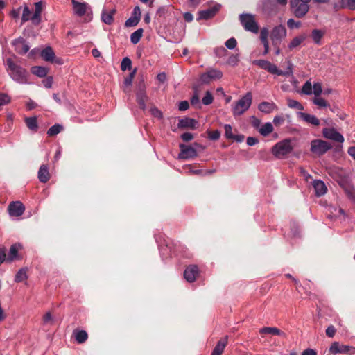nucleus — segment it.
Here are the masks:
<instances>
[{
    "mask_svg": "<svg viewBox=\"0 0 355 355\" xmlns=\"http://www.w3.org/2000/svg\"><path fill=\"white\" fill-rule=\"evenodd\" d=\"M5 65L6 71L12 80L21 85L31 84L28 80L29 74L28 71L17 64L12 58H7L5 61Z\"/></svg>",
    "mask_w": 355,
    "mask_h": 355,
    "instance_id": "nucleus-1",
    "label": "nucleus"
},
{
    "mask_svg": "<svg viewBox=\"0 0 355 355\" xmlns=\"http://www.w3.org/2000/svg\"><path fill=\"white\" fill-rule=\"evenodd\" d=\"M252 63L254 65L258 66L273 75L289 76L293 74V64L290 61L288 62V67L286 71L279 69L275 64L265 60H255Z\"/></svg>",
    "mask_w": 355,
    "mask_h": 355,
    "instance_id": "nucleus-2",
    "label": "nucleus"
},
{
    "mask_svg": "<svg viewBox=\"0 0 355 355\" xmlns=\"http://www.w3.org/2000/svg\"><path fill=\"white\" fill-rule=\"evenodd\" d=\"M42 10V3L41 1L35 3V10L33 14L31 15V11L27 6H24L23 8L22 16H21V24H24L29 20L31 21L32 24L35 26H37L41 22V15Z\"/></svg>",
    "mask_w": 355,
    "mask_h": 355,
    "instance_id": "nucleus-3",
    "label": "nucleus"
},
{
    "mask_svg": "<svg viewBox=\"0 0 355 355\" xmlns=\"http://www.w3.org/2000/svg\"><path fill=\"white\" fill-rule=\"evenodd\" d=\"M252 103V94L250 92H248L232 105L233 115L234 116L242 115L250 107Z\"/></svg>",
    "mask_w": 355,
    "mask_h": 355,
    "instance_id": "nucleus-4",
    "label": "nucleus"
},
{
    "mask_svg": "<svg viewBox=\"0 0 355 355\" xmlns=\"http://www.w3.org/2000/svg\"><path fill=\"white\" fill-rule=\"evenodd\" d=\"M293 150L291 140L288 139H284L277 143L272 148L273 155L277 158H284L290 154Z\"/></svg>",
    "mask_w": 355,
    "mask_h": 355,
    "instance_id": "nucleus-5",
    "label": "nucleus"
},
{
    "mask_svg": "<svg viewBox=\"0 0 355 355\" xmlns=\"http://www.w3.org/2000/svg\"><path fill=\"white\" fill-rule=\"evenodd\" d=\"M239 20L243 28L252 33H258L259 24L256 21L254 16L249 13H242L239 15Z\"/></svg>",
    "mask_w": 355,
    "mask_h": 355,
    "instance_id": "nucleus-6",
    "label": "nucleus"
},
{
    "mask_svg": "<svg viewBox=\"0 0 355 355\" xmlns=\"http://www.w3.org/2000/svg\"><path fill=\"white\" fill-rule=\"evenodd\" d=\"M311 0H291V8L294 15L297 18H302L306 15L309 10V3Z\"/></svg>",
    "mask_w": 355,
    "mask_h": 355,
    "instance_id": "nucleus-7",
    "label": "nucleus"
},
{
    "mask_svg": "<svg viewBox=\"0 0 355 355\" xmlns=\"http://www.w3.org/2000/svg\"><path fill=\"white\" fill-rule=\"evenodd\" d=\"M287 31L284 26L280 24L273 27L270 37L272 45L281 44L282 40L286 37Z\"/></svg>",
    "mask_w": 355,
    "mask_h": 355,
    "instance_id": "nucleus-8",
    "label": "nucleus"
},
{
    "mask_svg": "<svg viewBox=\"0 0 355 355\" xmlns=\"http://www.w3.org/2000/svg\"><path fill=\"white\" fill-rule=\"evenodd\" d=\"M331 147L327 141L321 139H314L311 142V151L318 156L326 153Z\"/></svg>",
    "mask_w": 355,
    "mask_h": 355,
    "instance_id": "nucleus-9",
    "label": "nucleus"
},
{
    "mask_svg": "<svg viewBox=\"0 0 355 355\" xmlns=\"http://www.w3.org/2000/svg\"><path fill=\"white\" fill-rule=\"evenodd\" d=\"M329 351L332 354H345L352 355L355 354V347L340 344L339 342H334L330 346Z\"/></svg>",
    "mask_w": 355,
    "mask_h": 355,
    "instance_id": "nucleus-10",
    "label": "nucleus"
},
{
    "mask_svg": "<svg viewBox=\"0 0 355 355\" xmlns=\"http://www.w3.org/2000/svg\"><path fill=\"white\" fill-rule=\"evenodd\" d=\"M23 249V245L20 243L12 244L8 251L7 256V263H12L15 260H21L22 257L19 254V251Z\"/></svg>",
    "mask_w": 355,
    "mask_h": 355,
    "instance_id": "nucleus-11",
    "label": "nucleus"
},
{
    "mask_svg": "<svg viewBox=\"0 0 355 355\" xmlns=\"http://www.w3.org/2000/svg\"><path fill=\"white\" fill-rule=\"evenodd\" d=\"M323 136L332 141L343 143L344 137L334 128H325L322 130Z\"/></svg>",
    "mask_w": 355,
    "mask_h": 355,
    "instance_id": "nucleus-12",
    "label": "nucleus"
},
{
    "mask_svg": "<svg viewBox=\"0 0 355 355\" xmlns=\"http://www.w3.org/2000/svg\"><path fill=\"white\" fill-rule=\"evenodd\" d=\"M12 44L14 46L15 51L20 55L26 54L30 49L28 43L21 37L14 40Z\"/></svg>",
    "mask_w": 355,
    "mask_h": 355,
    "instance_id": "nucleus-13",
    "label": "nucleus"
},
{
    "mask_svg": "<svg viewBox=\"0 0 355 355\" xmlns=\"http://www.w3.org/2000/svg\"><path fill=\"white\" fill-rule=\"evenodd\" d=\"M220 8V4H215L212 7L198 12L197 20L209 19L216 15Z\"/></svg>",
    "mask_w": 355,
    "mask_h": 355,
    "instance_id": "nucleus-14",
    "label": "nucleus"
},
{
    "mask_svg": "<svg viewBox=\"0 0 355 355\" xmlns=\"http://www.w3.org/2000/svg\"><path fill=\"white\" fill-rule=\"evenodd\" d=\"M25 211V207L19 201H15L10 203L8 212L11 216H21Z\"/></svg>",
    "mask_w": 355,
    "mask_h": 355,
    "instance_id": "nucleus-15",
    "label": "nucleus"
},
{
    "mask_svg": "<svg viewBox=\"0 0 355 355\" xmlns=\"http://www.w3.org/2000/svg\"><path fill=\"white\" fill-rule=\"evenodd\" d=\"M71 2L74 14L78 17L85 15L90 10L88 3L85 2H79L76 0H72Z\"/></svg>",
    "mask_w": 355,
    "mask_h": 355,
    "instance_id": "nucleus-16",
    "label": "nucleus"
},
{
    "mask_svg": "<svg viewBox=\"0 0 355 355\" xmlns=\"http://www.w3.org/2000/svg\"><path fill=\"white\" fill-rule=\"evenodd\" d=\"M180 148L181 151L179 154V157L181 159H188L193 158L198 155L196 150L191 146L180 144Z\"/></svg>",
    "mask_w": 355,
    "mask_h": 355,
    "instance_id": "nucleus-17",
    "label": "nucleus"
},
{
    "mask_svg": "<svg viewBox=\"0 0 355 355\" xmlns=\"http://www.w3.org/2000/svg\"><path fill=\"white\" fill-rule=\"evenodd\" d=\"M141 19V10L139 6H135L129 17L125 22L126 27H133L137 26Z\"/></svg>",
    "mask_w": 355,
    "mask_h": 355,
    "instance_id": "nucleus-18",
    "label": "nucleus"
},
{
    "mask_svg": "<svg viewBox=\"0 0 355 355\" xmlns=\"http://www.w3.org/2000/svg\"><path fill=\"white\" fill-rule=\"evenodd\" d=\"M199 275V269L196 265H190L186 268L184 277L188 282H193Z\"/></svg>",
    "mask_w": 355,
    "mask_h": 355,
    "instance_id": "nucleus-19",
    "label": "nucleus"
},
{
    "mask_svg": "<svg viewBox=\"0 0 355 355\" xmlns=\"http://www.w3.org/2000/svg\"><path fill=\"white\" fill-rule=\"evenodd\" d=\"M297 116L301 120L308 124H311L314 126H319L320 124V120L314 115L300 112L297 113Z\"/></svg>",
    "mask_w": 355,
    "mask_h": 355,
    "instance_id": "nucleus-20",
    "label": "nucleus"
},
{
    "mask_svg": "<svg viewBox=\"0 0 355 355\" xmlns=\"http://www.w3.org/2000/svg\"><path fill=\"white\" fill-rule=\"evenodd\" d=\"M258 109L264 114H270L278 110V107L273 102L263 101L259 104Z\"/></svg>",
    "mask_w": 355,
    "mask_h": 355,
    "instance_id": "nucleus-21",
    "label": "nucleus"
},
{
    "mask_svg": "<svg viewBox=\"0 0 355 355\" xmlns=\"http://www.w3.org/2000/svg\"><path fill=\"white\" fill-rule=\"evenodd\" d=\"M198 125V123L194 119L185 117L184 119H181L178 121V127L179 128H189L191 129H196Z\"/></svg>",
    "mask_w": 355,
    "mask_h": 355,
    "instance_id": "nucleus-22",
    "label": "nucleus"
},
{
    "mask_svg": "<svg viewBox=\"0 0 355 355\" xmlns=\"http://www.w3.org/2000/svg\"><path fill=\"white\" fill-rule=\"evenodd\" d=\"M262 10L268 15L275 13L277 11V7L275 0H263L262 3Z\"/></svg>",
    "mask_w": 355,
    "mask_h": 355,
    "instance_id": "nucleus-23",
    "label": "nucleus"
},
{
    "mask_svg": "<svg viewBox=\"0 0 355 355\" xmlns=\"http://www.w3.org/2000/svg\"><path fill=\"white\" fill-rule=\"evenodd\" d=\"M313 186L315 190V194L318 197L324 195L327 191V188L324 182L322 180H315L313 182Z\"/></svg>",
    "mask_w": 355,
    "mask_h": 355,
    "instance_id": "nucleus-24",
    "label": "nucleus"
},
{
    "mask_svg": "<svg viewBox=\"0 0 355 355\" xmlns=\"http://www.w3.org/2000/svg\"><path fill=\"white\" fill-rule=\"evenodd\" d=\"M37 177L40 182L42 183H46L49 180L51 175L49 171V167L46 164H42L40 166Z\"/></svg>",
    "mask_w": 355,
    "mask_h": 355,
    "instance_id": "nucleus-25",
    "label": "nucleus"
},
{
    "mask_svg": "<svg viewBox=\"0 0 355 355\" xmlns=\"http://www.w3.org/2000/svg\"><path fill=\"white\" fill-rule=\"evenodd\" d=\"M308 37L306 33H301L295 37H293L290 43L288 44V48L290 50H293L297 47H298L304 41H305Z\"/></svg>",
    "mask_w": 355,
    "mask_h": 355,
    "instance_id": "nucleus-26",
    "label": "nucleus"
},
{
    "mask_svg": "<svg viewBox=\"0 0 355 355\" xmlns=\"http://www.w3.org/2000/svg\"><path fill=\"white\" fill-rule=\"evenodd\" d=\"M115 13V9L110 10V11L103 10L101 12L102 21L107 25H111L114 21V15Z\"/></svg>",
    "mask_w": 355,
    "mask_h": 355,
    "instance_id": "nucleus-27",
    "label": "nucleus"
},
{
    "mask_svg": "<svg viewBox=\"0 0 355 355\" xmlns=\"http://www.w3.org/2000/svg\"><path fill=\"white\" fill-rule=\"evenodd\" d=\"M259 333L261 334H268L277 335V336H282V337H286V334L277 327H263L259 329Z\"/></svg>",
    "mask_w": 355,
    "mask_h": 355,
    "instance_id": "nucleus-28",
    "label": "nucleus"
},
{
    "mask_svg": "<svg viewBox=\"0 0 355 355\" xmlns=\"http://www.w3.org/2000/svg\"><path fill=\"white\" fill-rule=\"evenodd\" d=\"M227 344V338L219 340L214 348L211 355H222L225 346Z\"/></svg>",
    "mask_w": 355,
    "mask_h": 355,
    "instance_id": "nucleus-29",
    "label": "nucleus"
},
{
    "mask_svg": "<svg viewBox=\"0 0 355 355\" xmlns=\"http://www.w3.org/2000/svg\"><path fill=\"white\" fill-rule=\"evenodd\" d=\"M41 56L45 61L53 62L55 53L51 47L47 46L41 51Z\"/></svg>",
    "mask_w": 355,
    "mask_h": 355,
    "instance_id": "nucleus-30",
    "label": "nucleus"
},
{
    "mask_svg": "<svg viewBox=\"0 0 355 355\" xmlns=\"http://www.w3.org/2000/svg\"><path fill=\"white\" fill-rule=\"evenodd\" d=\"M324 35V31L320 29H313L311 32V37L313 42L317 45L322 44V38Z\"/></svg>",
    "mask_w": 355,
    "mask_h": 355,
    "instance_id": "nucleus-31",
    "label": "nucleus"
},
{
    "mask_svg": "<svg viewBox=\"0 0 355 355\" xmlns=\"http://www.w3.org/2000/svg\"><path fill=\"white\" fill-rule=\"evenodd\" d=\"M25 123L28 128L36 132L38 130L37 119L36 116L26 117L25 119Z\"/></svg>",
    "mask_w": 355,
    "mask_h": 355,
    "instance_id": "nucleus-32",
    "label": "nucleus"
},
{
    "mask_svg": "<svg viewBox=\"0 0 355 355\" xmlns=\"http://www.w3.org/2000/svg\"><path fill=\"white\" fill-rule=\"evenodd\" d=\"M31 72L40 78H44L48 73V69L42 66H34L31 67Z\"/></svg>",
    "mask_w": 355,
    "mask_h": 355,
    "instance_id": "nucleus-33",
    "label": "nucleus"
},
{
    "mask_svg": "<svg viewBox=\"0 0 355 355\" xmlns=\"http://www.w3.org/2000/svg\"><path fill=\"white\" fill-rule=\"evenodd\" d=\"M73 334L76 342L80 344L85 343L88 338L87 333L85 330H75Z\"/></svg>",
    "mask_w": 355,
    "mask_h": 355,
    "instance_id": "nucleus-34",
    "label": "nucleus"
},
{
    "mask_svg": "<svg viewBox=\"0 0 355 355\" xmlns=\"http://www.w3.org/2000/svg\"><path fill=\"white\" fill-rule=\"evenodd\" d=\"M137 103L140 108L143 110H146V102L147 101L148 97L144 91L139 92L136 95Z\"/></svg>",
    "mask_w": 355,
    "mask_h": 355,
    "instance_id": "nucleus-35",
    "label": "nucleus"
},
{
    "mask_svg": "<svg viewBox=\"0 0 355 355\" xmlns=\"http://www.w3.org/2000/svg\"><path fill=\"white\" fill-rule=\"evenodd\" d=\"M273 131V126L271 123L268 122L263 124L260 128H259V133L266 137Z\"/></svg>",
    "mask_w": 355,
    "mask_h": 355,
    "instance_id": "nucleus-36",
    "label": "nucleus"
},
{
    "mask_svg": "<svg viewBox=\"0 0 355 355\" xmlns=\"http://www.w3.org/2000/svg\"><path fill=\"white\" fill-rule=\"evenodd\" d=\"M143 32H144V31L142 28H139L137 31H135V32H133L130 35L131 42L134 44H137L140 41V40L142 37Z\"/></svg>",
    "mask_w": 355,
    "mask_h": 355,
    "instance_id": "nucleus-37",
    "label": "nucleus"
},
{
    "mask_svg": "<svg viewBox=\"0 0 355 355\" xmlns=\"http://www.w3.org/2000/svg\"><path fill=\"white\" fill-rule=\"evenodd\" d=\"M63 130V126L60 124L56 123L51 126L47 130V135L49 137H53L60 133Z\"/></svg>",
    "mask_w": 355,
    "mask_h": 355,
    "instance_id": "nucleus-38",
    "label": "nucleus"
},
{
    "mask_svg": "<svg viewBox=\"0 0 355 355\" xmlns=\"http://www.w3.org/2000/svg\"><path fill=\"white\" fill-rule=\"evenodd\" d=\"M27 278L28 277L26 274V270L25 268H21L15 275V282L17 283L21 282L26 280Z\"/></svg>",
    "mask_w": 355,
    "mask_h": 355,
    "instance_id": "nucleus-39",
    "label": "nucleus"
},
{
    "mask_svg": "<svg viewBox=\"0 0 355 355\" xmlns=\"http://www.w3.org/2000/svg\"><path fill=\"white\" fill-rule=\"evenodd\" d=\"M301 93L306 95H311L313 93V85L310 80H307L303 85Z\"/></svg>",
    "mask_w": 355,
    "mask_h": 355,
    "instance_id": "nucleus-40",
    "label": "nucleus"
},
{
    "mask_svg": "<svg viewBox=\"0 0 355 355\" xmlns=\"http://www.w3.org/2000/svg\"><path fill=\"white\" fill-rule=\"evenodd\" d=\"M313 103L320 107H327L329 106V104L320 96H315Z\"/></svg>",
    "mask_w": 355,
    "mask_h": 355,
    "instance_id": "nucleus-41",
    "label": "nucleus"
},
{
    "mask_svg": "<svg viewBox=\"0 0 355 355\" xmlns=\"http://www.w3.org/2000/svg\"><path fill=\"white\" fill-rule=\"evenodd\" d=\"M207 72L211 80L220 79L223 76L222 71L218 69H211Z\"/></svg>",
    "mask_w": 355,
    "mask_h": 355,
    "instance_id": "nucleus-42",
    "label": "nucleus"
},
{
    "mask_svg": "<svg viewBox=\"0 0 355 355\" xmlns=\"http://www.w3.org/2000/svg\"><path fill=\"white\" fill-rule=\"evenodd\" d=\"M131 67H132V62H131V60L126 57V58H124L122 61H121V69L122 71H125V70H130L131 69Z\"/></svg>",
    "mask_w": 355,
    "mask_h": 355,
    "instance_id": "nucleus-43",
    "label": "nucleus"
},
{
    "mask_svg": "<svg viewBox=\"0 0 355 355\" xmlns=\"http://www.w3.org/2000/svg\"><path fill=\"white\" fill-rule=\"evenodd\" d=\"M288 106L291 108L297 109L299 110H304L303 105L300 102L293 99L288 100Z\"/></svg>",
    "mask_w": 355,
    "mask_h": 355,
    "instance_id": "nucleus-44",
    "label": "nucleus"
},
{
    "mask_svg": "<svg viewBox=\"0 0 355 355\" xmlns=\"http://www.w3.org/2000/svg\"><path fill=\"white\" fill-rule=\"evenodd\" d=\"M214 98L209 91H207L205 96L202 98V102L205 105H209L212 103Z\"/></svg>",
    "mask_w": 355,
    "mask_h": 355,
    "instance_id": "nucleus-45",
    "label": "nucleus"
},
{
    "mask_svg": "<svg viewBox=\"0 0 355 355\" xmlns=\"http://www.w3.org/2000/svg\"><path fill=\"white\" fill-rule=\"evenodd\" d=\"M208 137L210 140L216 141L220 137V132L218 130H208L207 131Z\"/></svg>",
    "mask_w": 355,
    "mask_h": 355,
    "instance_id": "nucleus-46",
    "label": "nucleus"
},
{
    "mask_svg": "<svg viewBox=\"0 0 355 355\" xmlns=\"http://www.w3.org/2000/svg\"><path fill=\"white\" fill-rule=\"evenodd\" d=\"M313 93L315 96H320L322 93V84L319 82L314 83L313 85Z\"/></svg>",
    "mask_w": 355,
    "mask_h": 355,
    "instance_id": "nucleus-47",
    "label": "nucleus"
},
{
    "mask_svg": "<svg viewBox=\"0 0 355 355\" xmlns=\"http://www.w3.org/2000/svg\"><path fill=\"white\" fill-rule=\"evenodd\" d=\"M136 71L137 69H135L127 77L125 78L123 82L125 86L129 87L132 85Z\"/></svg>",
    "mask_w": 355,
    "mask_h": 355,
    "instance_id": "nucleus-48",
    "label": "nucleus"
},
{
    "mask_svg": "<svg viewBox=\"0 0 355 355\" xmlns=\"http://www.w3.org/2000/svg\"><path fill=\"white\" fill-rule=\"evenodd\" d=\"M225 136L228 139H232L234 137V135L232 133V128L230 124H225L224 125Z\"/></svg>",
    "mask_w": 355,
    "mask_h": 355,
    "instance_id": "nucleus-49",
    "label": "nucleus"
},
{
    "mask_svg": "<svg viewBox=\"0 0 355 355\" xmlns=\"http://www.w3.org/2000/svg\"><path fill=\"white\" fill-rule=\"evenodd\" d=\"M342 5L344 8L355 10V0H342Z\"/></svg>",
    "mask_w": 355,
    "mask_h": 355,
    "instance_id": "nucleus-50",
    "label": "nucleus"
},
{
    "mask_svg": "<svg viewBox=\"0 0 355 355\" xmlns=\"http://www.w3.org/2000/svg\"><path fill=\"white\" fill-rule=\"evenodd\" d=\"M225 44L228 49L232 50L236 47L237 42L235 38L231 37L225 42Z\"/></svg>",
    "mask_w": 355,
    "mask_h": 355,
    "instance_id": "nucleus-51",
    "label": "nucleus"
},
{
    "mask_svg": "<svg viewBox=\"0 0 355 355\" xmlns=\"http://www.w3.org/2000/svg\"><path fill=\"white\" fill-rule=\"evenodd\" d=\"M287 26L291 29L299 28L301 26V22L296 21L293 19H289L287 21Z\"/></svg>",
    "mask_w": 355,
    "mask_h": 355,
    "instance_id": "nucleus-52",
    "label": "nucleus"
},
{
    "mask_svg": "<svg viewBox=\"0 0 355 355\" xmlns=\"http://www.w3.org/2000/svg\"><path fill=\"white\" fill-rule=\"evenodd\" d=\"M239 61L238 55H232L227 59V64L231 66H236L238 64Z\"/></svg>",
    "mask_w": 355,
    "mask_h": 355,
    "instance_id": "nucleus-53",
    "label": "nucleus"
},
{
    "mask_svg": "<svg viewBox=\"0 0 355 355\" xmlns=\"http://www.w3.org/2000/svg\"><path fill=\"white\" fill-rule=\"evenodd\" d=\"M268 29L266 27H263L261 29L260 31V40L261 42L268 41Z\"/></svg>",
    "mask_w": 355,
    "mask_h": 355,
    "instance_id": "nucleus-54",
    "label": "nucleus"
},
{
    "mask_svg": "<svg viewBox=\"0 0 355 355\" xmlns=\"http://www.w3.org/2000/svg\"><path fill=\"white\" fill-rule=\"evenodd\" d=\"M10 96L4 93L0 94V106L4 105L10 103Z\"/></svg>",
    "mask_w": 355,
    "mask_h": 355,
    "instance_id": "nucleus-55",
    "label": "nucleus"
},
{
    "mask_svg": "<svg viewBox=\"0 0 355 355\" xmlns=\"http://www.w3.org/2000/svg\"><path fill=\"white\" fill-rule=\"evenodd\" d=\"M7 263L6 248L0 247V266L3 263Z\"/></svg>",
    "mask_w": 355,
    "mask_h": 355,
    "instance_id": "nucleus-56",
    "label": "nucleus"
},
{
    "mask_svg": "<svg viewBox=\"0 0 355 355\" xmlns=\"http://www.w3.org/2000/svg\"><path fill=\"white\" fill-rule=\"evenodd\" d=\"M191 104L196 107H200V99L197 94H194L191 98Z\"/></svg>",
    "mask_w": 355,
    "mask_h": 355,
    "instance_id": "nucleus-57",
    "label": "nucleus"
},
{
    "mask_svg": "<svg viewBox=\"0 0 355 355\" xmlns=\"http://www.w3.org/2000/svg\"><path fill=\"white\" fill-rule=\"evenodd\" d=\"M150 111L151 114L157 119H162L163 117L162 112L157 107H152Z\"/></svg>",
    "mask_w": 355,
    "mask_h": 355,
    "instance_id": "nucleus-58",
    "label": "nucleus"
},
{
    "mask_svg": "<svg viewBox=\"0 0 355 355\" xmlns=\"http://www.w3.org/2000/svg\"><path fill=\"white\" fill-rule=\"evenodd\" d=\"M167 12H168V7L167 6H161L157 9L156 15L160 17H165V15Z\"/></svg>",
    "mask_w": 355,
    "mask_h": 355,
    "instance_id": "nucleus-59",
    "label": "nucleus"
},
{
    "mask_svg": "<svg viewBox=\"0 0 355 355\" xmlns=\"http://www.w3.org/2000/svg\"><path fill=\"white\" fill-rule=\"evenodd\" d=\"M336 334V329L333 325L329 326L326 329V335L329 338H333Z\"/></svg>",
    "mask_w": 355,
    "mask_h": 355,
    "instance_id": "nucleus-60",
    "label": "nucleus"
},
{
    "mask_svg": "<svg viewBox=\"0 0 355 355\" xmlns=\"http://www.w3.org/2000/svg\"><path fill=\"white\" fill-rule=\"evenodd\" d=\"M42 83L46 88H51L53 85V78L48 76L42 80Z\"/></svg>",
    "mask_w": 355,
    "mask_h": 355,
    "instance_id": "nucleus-61",
    "label": "nucleus"
},
{
    "mask_svg": "<svg viewBox=\"0 0 355 355\" xmlns=\"http://www.w3.org/2000/svg\"><path fill=\"white\" fill-rule=\"evenodd\" d=\"M200 80L202 83H209V82L211 81V79L210 78L208 72L202 73L200 76Z\"/></svg>",
    "mask_w": 355,
    "mask_h": 355,
    "instance_id": "nucleus-62",
    "label": "nucleus"
},
{
    "mask_svg": "<svg viewBox=\"0 0 355 355\" xmlns=\"http://www.w3.org/2000/svg\"><path fill=\"white\" fill-rule=\"evenodd\" d=\"M189 107V104L187 101H182L180 102L178 109L180 111H185Z\"/></svg>",
    "mask_w": 355,
    "mask_h": 355,
    "instance_id": "nucleus-63",
    "label": "nucleus"
},
{
    "mask_svg": "<svg viewBox=\"0 0 355 355\" xmlns=\"http://www.w3.org/2000/svg\"><path fill=\"white\" fill-rule=\"evenodd\" d=\"M246 143L248 146H252L259 143V139L256 137H248L246 140Z\"/></svg>",
    "mask_w": 355,
    "mask_h": 355,
    "instance_id": "nucleus-64",
    "label": "nucleus"
}]
</instances>
